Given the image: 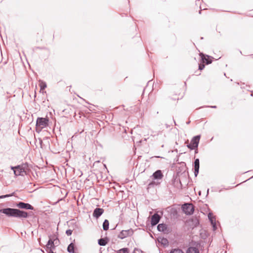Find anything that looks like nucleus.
Masks as SVG:
<instances>
[{"label":"nucleus","mask_w":253,"mask_h":253,"mask_svg":"<svg viewBox=\"0 0 253 253\" xmlns=\"http://www.w3.org/2000/svg\"><path fill=\"white\" fill-rule=\"evenodd\" d=\"M66 233L68 236H70L72 234V231L70 229L67 230L66 232Z\"/></svg>","instance_id":"b1692460"},{"label":"nucleus","mask_w":253,"mask_h":253,"mask_svg":"<svg viewBox=\"0 0 253 253\" xmlns=\"http://www.w3.org/2000/svg\"><path fill=\"white\" fill-rule=\"evenodd\" d=\"M104 210L101 208H96L93 211V215L96 218H98L103 213Z\"/></svg>","instance_id":"9b49d317"},{"label":"nucleus","mask_w":253,"mask_h":253,"mask_svg":"<svg viewBox=\"0 0 253 253\" xmlns=\"http://www.w3.org/2000/svg\"><path fill=\"white\" fill-rule=\"evenodd\" d=\"M10 196V195H3V196H0V198H5V197H9Z\"/></svg>","instance_id":"bb28decb"},{"label":"nucleus","mask_w":253,"mask_h":253,"mask_svg":"<svg viewBox=\"0 0 253 253\" xmlns=\"http://www.w3.org/2000/svg\"><path fill=\"white\" fill-rule=\"evenodd\" d=\"M109 223L108 220L106 219L103 223V228L104 230H107L109 228Z\"/></svg>","instance_id":"f3484780"},{"label":"nucleus","mask_w":253,"mask_h":253,"mask_svg":"<svg viewBox=\"0 0 253 253\" xmlns=\"http://www.w3.org/2000/svg\"><path fill=\"white\" fill-rule=\"evenodd\" d=\"M46 247L47 248L49 249V250H52V248H53L54 247V241H53V240L51 239L49 240L47 244L46 245Z\"/></svg>","instance_id":"dca6fc26"},{"label":"nucleus","mask_w":253,"mask_h":253,"mask_svg":"<svg viewBox=\"0 0 253 253\" xmlns=\"http://www.w3.org/2000/svg\"><path fill=\"white\" fill-rule=\"evenodd\" d=\"M48 120L44 118H38L36 122V131L41 132L42 129L46 127L48 125Z\"/></svg>","instance_id":"f03ea898"},{"label":"nucleus","mask_w":253,"mask_h":253,"mask_svg":"<svg viewBox=\"0 0 253 253\" xmlns=\"http://www.w3.org/2000/svg\"><path fill=\"white\" fill-rule=\"evenodd\" d=\"M67 251L69 253H74V245L73 243H71L68 247Z\"/></svg>","instance_id":"a211bd4d"},{"label":"nucleus","mask_w":253,"mask_h":253,"mask_svg":"<svg viewBox=\"0 0 253 253\" xmlns=\"http://www.w3.org/2000/svg\"><path fill=\"white\" fill-rule=\"evenodd\" d=\"M153 176L155 179H161L162 178L163 175L161 171L160 170H158L153 173Z\"/></svg>","instance_id":"ddd939ff"},{"label":"nucleus","mask_w":253,"mask_h":253,"mask_svg":"<svg viewBox=\"0 0 253 253\" xmlns=\"http://www.w3.org/2000/svg\"><path fill=\"white\" fill-rule=\"evenodd\" d=\"M26 166L25 165L18 166L15 167H11V169L14 170V173L16 176L22 175L26 174Z\"/></svg>","instance_id":"7ed1b4c3"},{"label":"nucleus","mask_w":253,"mask_h":253,"mask_svg":"<svg viewBox=\"0 0 253 253\" xmlns=\"http://www.w3.org/2000/svg\"><path fill=\"white\" fill-rule=\"evenodd\" d=\"M133 233L132 229L122 230L118 235V237L122 239L131 235Z\"/></svg>","instance_id":"423d86ee"},{"label":"nucleus","mask_w":253,"mask_h":253,"mask_svg":"<svg viewBox=\"0 0 253 253\" xmlns=\"http://www.w3.org/2000/svg\"><path fill=\"white\" fill-rule=\"evenodd\" d=\"M53 241H54V246L55 245H57L59 243V241L57 239H54Z\"/></svg>","instance_id":"a878e982"},{"label":"nucleus","mask_w":253,"mask_h":253,"mask_svg":"<svg viewBox=\"0 0 253 253\" xmlns=\"http://www.w3.org/2000/svg\"><path fill=\"white\" fill-rule=\"evenodd\" d=\"M157 158H161L160 156L156 157Z\"/></svg>","instance_id":"c756f323"},{"label":"nucleus","mask_w":253,"mask_h":253,"mask_svg":"<svg viewBox=\"0 0 253 253\" xmlns=\"http://www.w3.org/2000/svg\"><path fill=\"white\" fill-rule=\"evenodd\" d=\"M208 218L209 220H210L211 224L212 226L213 230H215L216 229V222H215V217L213 215V214L211 212H210L208 214Z\"/></svg>","instance_id":"6e6552de"},{"label":"nucleus","mask_w":253,"mask_h":253,"mask_svg":"<svg viewBox=\"0 0 253 253\" xmlns=\"http://www.w3.org/2000/svg\"><path fill=\"white\" fill-rule=\"evenodd\" d=\"M170 253H183V252L181 250L175 249L172 250Z\"/></svg>","instance_id":"5701e85b"},{"label":"nucleus","mask_w":253,"mask_h":253,"mask_svg":"<svg viewBox=\"0 0 253 253\" xmlns=\"http://www.w3.org/2000/svg\"><path fill=\"white\" fill-rule=\"evenodd\" d=\"M212 108H215L216 106H212Z\"/></svg>","instance_id":"c85d7f7f"},{"label":"nucleus","mask_w":253,"mask_h":253,"mask_svg":"<svg viewBox=\"0 0 253 253\" xmlns=\"http://www.w3.org/2000/svg\"><path fill=\"white\" fill-rule=\"evenodd\" d=\"M160 216L157 213H155L151 217V223L152 225H156L160 221Z\"/></svg>","instance_id":"1a4fd4ad"},{"label":"nucleus","mask_w":253,"mask_h":253,"mask_svg":"<svg viewBox=\"0 0 253 253\" xmlns=\"http://www.w3.org/2000/svg\"><path fill=\"white\" fill-rule=\"evenodd\" d=\"M17 207L20 209H27V210H32L34 209L33 207H32L31 205L27 203H25L23 202H19L17 204Z\"/></svg>","instance_id":"0eeeda50"},{"label":"nucleus","mask_w":253,"mask_h":253,"mask_svg":"<svg viewBox=\"0 0 253 253\" xmlns=\"http://www.w3.org/2000/svg\"><path fill=\"white\" fill-rule=\"evenodd\" d=\"M128 249L127 248H123L119 250L118 253H128Z\"/></svg>","instance_id":"412c9836"},{"label":"nucleus","mask_w":253,"mask_h":253,"mask_svg":"<svg viewBox=\"0 0 253 253\" xmlns=\"http://www.w3.org/2000/svg\"><path fill=\"white\" fill-rule=\"evenodd\" d=\"M202 58V60H203V62H206L207 64H210L211 63V61L208 60V59L206 57H205L204 55H203Z\"/></svg>","instance_id":"4be33fe9"},{"label":"nucleus","mask_w":253,"mask_h":253,"mask_svg":"<svg viewBox=\"0 0 253 253\" xmlns=\"http://www.w3.org/2000/svg\"><path fill=\"white\" fill-rule=\"evenodd\" d=\"M199 160L198 159H196L194 162V174L195 176H197L199 173Z\"/></svg>","instance_id":"f8f14e48"},{"label":"nucleus","mask_w":253,"mask_h":253,"mask_svg":"<svg viewBox=\"0 0 253 253\" xmlns=\"http://www.w3.org/2000/svg\"><path fill=\"white\" fill-rule=\"evenodd\" d=\"M0 212L5 214L9 217L24 218L28 217V213L27 212L20 211L16 209H2L0 210Z\"/></svg>","instance_id":"f257e3e1"},{"label":"nucleus","mask_w":253,"mask_h":253,"mask_svg":"<svg viewBox=\"0 0 253 253\" xmlns=\"http://www.w3.org/2000/svg\"><path fill=\"white\" fill-rule=\"evenodd\" d=\"M183 211L186 214H192L194 212V207L191 204H185L182 206Z\"/></svg>","instance_id":"39448f33"},{"label":"nucleus","mask_w":253,"mask_h":253,"mask_svg":"<svg viewBox=\"0 0 253 253\" xmlns=\"http://www.w3.org/2000/svg\"><path fill=\"white\" fill-rule=\"evenodd\" d=\"M204 67H205V65L204 64H200L199 66V69L200 70H203L204 68Z\"/></svg>","instance_id":"393cba45"},{"label":"nucleus","mask_w":253,"mask_h":253,"mask_svg":"<svg viewBox=\"0 0 253 253\" xmlns=\"http://www.w3.org/2000/svg\"><path fill=\"white\" fill-rule=\"evenodd\" d=\"M186 253H199V252L196 247H190L187 249Z\"/></svg>","instance_id":"2eb2a0df"},{"label":"nucleus","mask_w":253,"mask_h":253,"mask_svg":"<svg viewBox=\"0 0 253 253\" xmlns=\"http://www.w3.org/2000/svg\"><path fill=\"white\" fill-rule=\"evenodd\" d=\"M40 86L41 88V91H42L46 87V84L43 81H40Z\"/></svg>","instance_id":"6ab92c4d"},{"label":"nucleus","mask_w":253,"mask_h":253,"mask_svg":"<svg viewBox=\"0 0 253 253\" xmlns=\"http://www.w3.org/2000/svg\"><path fill=\"white\" fill-rule=\"evenodd\" d=\"M200 138V135H197L196 136H194L191 140V142L189 144L187 145V147L191 149H194L195 148H197L198 146V144L199 143Z\"/></svg>","instance_id":"20e7f679"},{"label":"nucleus","mask_w":253,"mask_h":253,"mask_svg":"<svg viewBox=\"0 0 253 253\" xmlns=\"http://www.w3.org/2000/svg\"><path fill=\"white\" fill-rule=\"evenodd\" d=\"M158 241L159 243L164 246H167L169 244L168 240L164 237H159L158 238Z\"/></svg>","instance_id":"4468645a"},{"label":"nucleus","mask_w":253,"mask_h":253,"mask_svg":"<svg viewBox=\"0 0 253 253\" xmlns=\"http://www.w3.org/2000/svg\"><path fill=\"white\" fill-rule=\"evenodd\" d=\"M48 253H54L53 252H52V250H50L49 251Z\"/></svg>","instance_id":"cd10ccee"},{"label":"nucleus","mask_w":253,"mask_h":253,"mask_svg":"<svg viewBox=\"0 0 253 253\" xmlns=\"http://www.w3.org/2000/svg\"><path fill=\"white\" fill-rule=\"evenodd\" d=\"M157 229L159 231L163 232L165 233H168L169 232V229L165 224H159L157 226Z\"/></svg>","instance_id":"9d476101"},{"label":"nucleus","mask_w":253,"mask_h":253,"mask_svg":"<svg viewBox=\"0 0 253 253\" xmlns=\"http://www.w3.org/2000/svg\"><path fill=\"white\" fill-rule=\"evenodd\" d=\"M107 244L106 240L104 239H100L98 240V244L100 246H105Z\"/></svg>","instance_id":"aec40b11"}]
</instances>
